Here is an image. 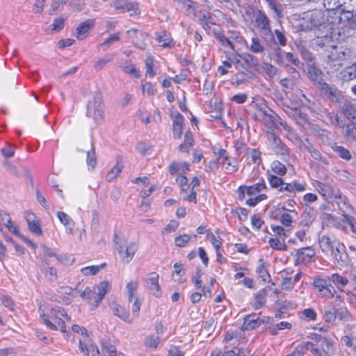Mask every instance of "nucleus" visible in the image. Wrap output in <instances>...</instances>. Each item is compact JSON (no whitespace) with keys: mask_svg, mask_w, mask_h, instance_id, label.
I'll list each match as a JSON object with an SVG mask.
<instances>
[{"mask_svg":"<svg viewBox=\"0 0 356 356\" xmlns=\"http://www.w3.org/2000/svg\"><path fill=\"white\" fill-rule=\"evenodd\" d=\"M340 244L341 242L337 238L326 235H323L319 240V245L322 252L330 256Z\"/></svg>","mask_w":356,"mask_h":356,"instance_id":"obj_12","label":"nucleus"},{"mask_svg":"<svg viewBox=\"0 0 356 356\" xmlns=\"http://www.w3.org/2000/svg\"><path fill=\"white\" fill-rule=\"evenodd\" d=\"M272 318L268 316L258 317L256 314L248 315L244 318L243 328L245 330H253L262 324H270Z\"/></svg>","mask_w":356,"mask_h":356,"instance_id":"obj_11","label":"nucleus"},{"mask_svg":"<svg viewBox=\"0 0 356 356\" xmlns=\"http://www.w3.org/2000/svg\"><path fill=\"white\" fill-rule=\"evenodd\" d=\"M267 139L270 148L277 155L286 156L289 154L288 149L280 138L272 131H267Z\"/></svg>","mask_w":356,"mask_h":356,"instance_id":"obj_10","label":"nucleus"},{"mask_svg":"<svg viewBox=\"0 0 356 356\" xmlns=\"http://www.w3.org/2000/svg\"><path fill=\"white\" fill-rule=\"evenodd\" d=\"M273 320L270 321V323L268 324V330L271 334L275 335L277 334V332L279 330H290L292 327V325L290 323L286 322V321H282L279 323L273 324L272 323Z\"/></svg>","mask_w":356,"mask_h":356,"instance_id":"obj_39","label":"nucleus"},{"mask_svg":"<svg viewBox=\"0 0 356 356\" xmlns=\"http://www.w3.org/2000/svg\"><path fill=\"white\" fill-rule=\"evenodd\" d=\"M268 265L262 259L259 260V264L257 267L256 272L264 282L270 281V275L267 269Z\"/></svg>","mask_w":356,"mask_h":356,"instance_id":"obj_40","label":"nucleus"},{"mask_svg":"<svg viewBox=\"0 0 356 356\" xmlns=\"http://www.w3.org/2000/svg\"><path fill=\"white\" fill-rule=\"evenodd\" d=\"M329 278L330 283L340 291H343L349 283V279L347 277L337 273L332 274Z\"/></svg>","mask_w":356,"mask_h":356,"instance_id":"obj_25","label":"nucleus"},{"mask_svg":"<svg viewBox=\"0 0 356 356\" xmlns=\"http://www.w3.org/2000/svg\"><path fill=\"white\" fill-rule=\"evenodd\" d=\"M331 256L337 264L341 266H347L350 262L349 256L346 252V248L342 243H341Z\"/></svg>","mask_w":356,"mask_h":356,"instance_id":"obj_19","label":"nucleus"},{"mask_svg":"<svg viewBox=\"0 0 356 356\" xmlns=\"http://www.w3.org/2000/svg\"><path fill=\"white\" fill-rule=\"evenodd\" d=\"M266 188V183L264 180L262 179L261 181L252 186H241L238 191L239 192V197L241 199L244 197L245 193L250 196V197L246 200V204L250 207H254L258 203L267 198V195L266 194H260Z\"/></svg>","mask_w":356,"mask_h":356,"instance_id":"obj_3","label":"nucleus"},{"mask_svg":"<svg viewBox=\"0 0 356 356\" xmlns=\"http://www.w3.org/2000/svg\"><path fill=\"white\" fill-rule=\"evenodd\" d=\"M266 296L267 293L265 289H261L254 293V300L252 303V307L254 309H259L266 304Z\"/></svg>","mask_w":356,"mask_h":356,"instance_id":"obj_36","label":"nucleus"},{"mask_svg":"<svg viewBox=\"0 0 356 356\" xmlns=\"http://www.w3.org/2000/svg\"><path fill=\"white\" fill-rule=\"evenodd\" d=\"M323 6L327 11L341 10V0H323Z\"/></svg>","mask_w":356,"mask_h":356,"instance_id":"obj_48","label":"nucleus"},{"mask_svg":"<svg viewBox=\"0 0 356 356\" xmlns=\"http://www.w3.org/2000/svg\"><path fill=\"white\" fill-rule=\"evenodd\" d=\"M193 146V134L190 130H188L185 132L184 142L179 145L178 149L181 152L188 153L189 149Z\"/></svg>","mask_w":356,"mask_h":356,"instance_id":"obj_29","label":"nucleus"},{"mask_svg":"<svg viewBox=\"0 0 356 356\" xmlns=\"http://www.w3.org/2000/svg\"><path fill=\"white\" fill-rule=\"evenodd\" d=\"M211 356H245L244 351L241 349L232 350L228 351L215 350Z\"/></svg>","mask_w":356,"mask_h":356,"instance_id":"obj_45","label":"nucleus"},{"mask_svg":"<svg viewBox=\"0 0 356 356\" xmlns=\"http://www.w3.org/2000/svg\"><path fill=\"white\" fill-rule=\"evenodd\" d=\"M138 288V281L131 280L129 282L125 287L126 295L129 302H132L135 297L137 296V291Z\"/></svg>","mask_w":356,"mask_h":356,"instance_id":"obj_34","label":"nucleus"},{"mask_svg":"<svg viewBox=\"0 0 356 356\" xmlns=\"http://www.w3.org/2000/svg\"><path fill=\"white\" fill-rule=\"evenodd\" d=\"M190 170L189 165L186 162L178 163L172 162L169 165V172L171 175H184Z\"/></svg>","mask_w":356,"mask_h":356,"instance_id":"obj_31","label":"nucleus"},{"mask_svg":"<svg viewBox=\"0 0 356 356\" xmlns=\"http://www.w3.org/2000/svg\"><path fill=\"white\" fill-rule=\"evenodd\" d=\"M337 317L341 320H343L346 323L348 321H353L354 318V317L346 308H341L339 310H337Z\"/></svg>","mask_w":356,"mask_h":356,"instance_id":"obj_63","label":"nucleus"},{"mask_svg":"<svg viewBox=\"0 0 356 356\" xmlns=\"http://www.w3.org/2000/svg\"><path fill=\"white\" fill-rule=\"evenodd\" d=\"M228 174L235 172L238 170L237 162L235 159L231 158L222 165Z\"/></svg>","mask_w":356,"mask_h":356,"instance_id":"obj_61","label":"nucleus"},{"mask_svg":"<svg viewBox=\"0 0 356 356\" xmlns=\"http://www.w3.org/2000/svg\"><path fill=\"white\" fill-rule=\"evenodd\" d=\"M156 35L159 46L165 47L170 44L172 40L165 32L159 33Z\"/></svg>","mask_w":356,"mask_h":356,"instance_id":"obj_58","label":"nucleus"},{"mask_svg":"<svg viewBox=\"0 0 356 356\" xmlns=\"http://www.w3.org/2000/svg\"><path fill=\"white\" fill-rule=\"evenodd\" d=\"M345 332L346 336L356 337V320L354 318L353 321L346 322Z\"/></svg>","mask_w":356,"mask_h":356,"instance_id":"obj_64","label":"nucleus"},{"mask_svg":"<svg viewBox=\"0 0 356 356\" xmlns=\"http://www.w3.org/2000/svg\"><path fill=\"white\" fill-rule=\"evenodd\" d=\"M56 216L60 222L65 227L66 232L69 234H73L74 222L72 218L62 211H58Z\"/></svg>","mask_w":356,"mask_h":356,"instance_id":"obj_26","label":"nucleus"},{"mask_svg":"<svg viewBox=\"0 0 356 356\" xmlns=\"http://www.w3.org/2000/svg\"><path fill=\"white\" fill-rule=\"evenodd\" d=\"M94 23L93 20H88L80 24L76 30V38L79 40L84 39L94 26Z\"/></svg>","mask_w":356,"mask_h":356,"instance_id":"obj_28","label":"nucleus"},{"mask_svg":"<svg viewBox=\"0 0 356 356\" xmlns=\"http://www.w3.org/2000/svg\"><path fill=\"white\" fill-rule=\"evenodd\" d=\"M341 343L349 347L353 352H356V337L343 336L341 338Z\"/></svg>","mask_w":356,"mask_h":356,"instance_id":"obj_56","label":"nucleus"},{"mask_svg":"<svg viewBox=\"0 0 356 356\" xmlns=\"http://www.w3.org/2000/svg\"><path fill=\"white\" fill-rule=\"evenodd\" d=\"M327 119L328 122L334 127H343L345 125L343 121L339 119L337 113L334 112L329 113L327 115Z\"/></svg>","mask_w":356,"mask_h":356,"instance_id":"obj_53","label":"nucleus"},{"mask_svg":"<svg viewBox=\"0 0 356 356\" xmlns=\"http://www.w3.org/2000/svg\"><path fill=\"white\" fill-rule=\"evenodd\" d=\"M122 165L118 163L106 175V179L108 181H112L114 180L121 172Z\"/></svg>","mask_w":356,"mask_h":356,"instance_id":"obj_54","label":"nucleus"},{"mask_svg":"<svg viewBox=\"0 0 356 356\" xmlns=\"http://www.w3.org/2000/svg\"><path fill=\"white\" fill-rule=\"evenodd\" d=\"M327 64L334 70H338L350 57V51L342 47L331 46L327 49Z\"/></svg>","mask_w":356,"mask_h":356,"instance_id":"obj_5","label":"nucleus"},{"mask_svg":"<svg viewBox=\"0 0 356 356\" xmlns=\"http://www.w3.org/2000/svg\"><path fill=\"white\" fill-rule=\"evenodd\" d=\"M271 121L273 123V125L274 127L278 130L283 129L288 133L291 132V129L290 126L284 121L280 117L275 115V116H270Z\"/></svg>","mask_w":356,"mask_h":356,"instance_id":"obj_42","label":"nucleus"},{"mask_svg":"<svg viewBox=\"0 0 356 356\" xmlns=\"http://www.w3.org/2000/svg\"><path fill=\"white\" fill-rule=\"evenodd\" d=\"M300 316L301 318L305 319L306 321H315L317 318V314L314 309L308 308L305 309L300 314Z\"/></svg>","mask_w":356,"mask_h":356,"instance_id":"obj_59","label":"nucleus"},{"mask_svg":"<svg viewBox=\"0 0 356 356\" xmlns=\"http://www.w3.org/2000/svg\"><path fill=\"white\" fill-rule=\"evenodd\" d=\"M105 264L99 266H89L81 269V272L86 276L96 275L101 269L105 266Z\"/></svg>","mask_w":356,"mask_h":356,"instance_id":"obj_47","label":"nucleus"},{"mask_svg":"<svg viewBox=\"0 0 356 356\" xmlns=\"http://www.w3.org/2000/svg\"><path fill=\"white\" fill-rule=\"evenodd\" d=\"M210 35H215L217 40L225 48L230 49L235 52L234 44L228 36L224 35L219 27H217L216 29H212V33Z\"/></svg>","mask_w":356,"mask_h":356,"instance_id":"obj_22","label":"nucleus"},{"mask_svg":"<svg viewBox=\"0 0 356 356\" xmlns=\"http://www.w3.org/2000/svg\"><path fill=\"white\" fill-rule=\"evenodd\" d=\"M40 318L44 324L51 330H57L58 328L62 332L65 333V321H70V318L66 311L58 306L52 308L47 314H40Z\"/></svg>","mask_w":356,"mask_h":356,"instance_id":"obj_2","label":"nucleus"},{"mask_svg":"<svg viewBox=\"0 0 356 356\" xmlns=\"http://www.w3.org/2000/svg\"><path fill=\"white\" fill-rule=\"evenodd\" d=\"M110 307L113 312L114 315L118 316L120 318L127 323H131L132 319L129 318L128 312L125 308L122 307L116 302H113L110 305Z\"/></svg>","mask_w":356,"mask_h":356,"instance_id":"obj_23","label":"nucleus"},{"mask_svg":"<svg viewBox=\"0 0 356 356\" xmlns=\"http://www.w3.org/2000/svg\"><path fill=\"white\" fill-rule=\"evenodd\" d=\"M109 288V284L108 282H101L94 291H95L96 296L95 300V307H97L102 300L104 298L106 295L108 289Z\"/></svg>","mask_w":356,"mask_h":356,"instance_id":"obj_32","label":"nucleus"},{"mask_svg":"<svg viewBox=\"0 0 356 356\" xmlns=\"http://www.w3.org/2000/svg\"><path fill=\"white\" fill-rule=\"evenodd\" d=\"M257 70L269 79L274 78L278 72V70L276 67L268 63H264Z\"/></svg>","mask_w":356,"mask_h":356,"instance_id":"obj_30","label":"nucleus"},{"mask_svg":"<svg viewBox=\"0 0 356 356\" xmlns=\"http://www.w3.org/2000/svg\"><path fill=\"white\" fill-rule=\"evenodd\" d=\"M342 77L345 81H351L356 79V62L346 67L341 72Z\"/></svg>","mask_w":356,"mask_h":356,"instance_id":"obj_41","label":"nucleus"},{"mask_svg":"<svg viewBox=\"0 0 356 356\" xmlns=\"http://www.w3.org/2000/svg\"><path fill=\"white\" fill-rule=\"evenodd\" d=\"M80 296L83 300H87L95 307V296H97L95 291H92L90 288H86Z\"/></svg>","mask_w":356,"mask_h":356,"instance_id":"obj_51","label":"nucleus"},{"mask_svg":"<svg viewBox=\"0 0 356 356\" xmlns=\"http://www.w3.org/2000/svg\"><path fill=\"white\" fill-rule=\"evenodd\" d=\"M159 275L156 273H152L146 280L147 286L156 298H161L162 291L159 283Z\"/></svg>","mask_w":356,"mask_h":356,"instance_id":"obj_15","label":"nucleus"},{"mask_svg":"<svg viewBox=\"0 0 356 356\" xmlns=\"http://www.w3.org/2000/svg\"><path fill=\"white\" fill-rule=\"evenodd\" d=\"M129 38L133 39V43L140 49H145V44L144 41L147 38V35L138 31L137 29H130L127 31Z\"/></svg>","mask_w":356,"mask_h":356,"instance_id":"obj_20","label":"nucleus"},{"mask_svg":"<svg viewBox=\"0 0 356 356\" xmlns=\"http://www.w3.org/2000/svg\"><path fill=\"white\" fill-rule=\"evenodd\" d=\"M344 115L353 124H356V108L350 102L346 101L341 106Z\"/></svg>","mask_w":356,"mask_h":356,"instance_id":"obj_27","label":"nucleus"},{"mask_svg":"<svg viewBox=\"0 0 356 356\" xmlns=\"http://www.w3.org/2000/svg\"><path fill=\"white\" fill-rule=\"evenodd\" d=\"M261 152L259 149L250 148L245 155L247 156L246 161L248 164L259 165L261 162Z\"/></svg>","mask_w":356,"mask_h":356,"instance_id":"obj_33","label":"nucleus"},{"mask_svg":"<svg viewBox=\"0 0 356 356\" xmlns=\"http://www.w3.org/2000/svg\"><path fill=\"white\" fill-rule=\"evenodd\" d=\"M24 218L26 220L29 231L35 235H42V231L40 227V222L35 215L30 211H26L24 213Z\"/></svg>","mask_w":356,"mask_h":356,"instance_id":"obj_16","label":"nucleus"},{"mask_svg":"<svg viewBox=\"0 0 356 356\" xmlns=\"http://www.w3.org/2000/svg\"><path fill=\"white\" fill-rule=\"evenodd\" d=\"M267 179L271 188H278L282 184H284L283 179L281 177H278L277 176L271 174L270 172H267Z\"/></svg>","mask_w":356,"mask_h":356,"instance_id":"obj_52","label":"nucleus"},{"mask_svg":"<svg viewBox=\"0 0 356 356\" xmlns=\"http://www.w3.org/2000/svg\"><path fill=\"white\" fill-rule=\"evenodd\" d=\"M249 49L254 54H262L264 51V47L261 40L257 37H253L251 39Z\"/></svg>","mask_w":356,"mask_h":356,"instance_id":"obj_43","label":"nucleus"},{"mask_svg":"<svg viewBox=\"0 0 356 356\" xmlns=\"http://www.w3.org/2000/svg\"><path fill=\"white\" fill-rule=\"evenodd\" d=\"M184 122V118L181 114L178 113L174 117L172 123V134L173 138L175 139L181 138Z\"/></svg>","mask_w":356,"mask_h":356,"instance_id":"obj_24","label":"nucleus"},{"mask_svg":"<svg viewBox=\"0 0 356 356\" xmlns=\"http://www.w3.org/2000/svg\"><path fill=\"white\" fill-rule=\"evenodd\" d=\"M318 88L321 94L328 98L332 102H339L343 97L341 92L334 86L329 85L325 82L319 81Z\"/></svg>","mask_w":356,"mask_h":356,"instance_id":"obj_9","label":"nucleus"},{"mask_svg":"<svg viewBox=\"0 0 356 356\" xmlns=\"http://www.w3.org/2000/svg\"><path fill=\"white\" fill-rule=\"evenodd\" d=\"M72 330L74 332L77 333H80L82 335V337L79 339V350L84 355H89L91 354L92 356H98L99 354V350L97 347L93 344L90 340V339L87 335V330L81 327L78 325H74L72 326Z\"/></svg>","mask_w":356,"mask_h":356,"instance_id":"obj_6","label":"nucleus"},{"mask_svg":"<svg viewBox=\"0 0 356 356\" xmlns=\"http://www.w3.org/2000/svg\"><path fill=\"white\" fill-rule=\"evenodd\" d=\"M313 186L323 197L329 196L332 193V188L327 184L315 181L313 182Z\"/></svg>","mask_w":356,"mask_h":356,"instance_id":"obj_37","label":"nucleus"},{"mask_svg":"<svg viewBox=\"0 0 356 356\" xmlns=\"http://www.w3.org/2000/svg\"><path fill=\"white\" fill-rule=\"evenodd\" d=\"M179 3L182 5L183 8H186L188 15H192L197 19L200 25L207 32L208 34L212 33V29H216L215 19L205 10L199 9L195 7L194 3L190 0H178Z\"/></svg>","mask_w":356,"mask_h":356,"instance_id":"obj_1","label":"nucleus"},{"mask_svg":"<svg viewBox=\"0 0 356 356\" xmlns=\"http://www.w3.org/2000/svg\"><path fill=\"white\" fill-rule=\"evenodd\" d=\"M330 284H332L330 283L329 276L327 278L315 277L314 279V286L318 292Z\"/></svg>","mask_w":356,"mask_h":356,"instance_id":"obj_50","label":"nucleus"},{"mask_svg":"<svg viewBox=\"0 0 356 356\" xmlns=\"http://www.w3.org/2000/svg\"><path fill=\"white\" fill-rule=\"evenodd\" d=\"M87 115L90 118H92L96 122H99L103 119L104 104L101 93H95L92 100L88 102Z\"/></svg>","mask_w":356,"mask_h":356,"instance_id":"obj_7","label":"nucleus"},{"mask_svg":"<svg viewBox=\"0 0 356 356\" xmlns=\"http://www.w3.org/2000/svg\"><path fill=\"white\" fill-rule=\"evenodd\" d=\"M255 26L266 33H271L270 20L265 13L262 10L257 11L254 17Z\"/></svg>","mask_w":356,"mask_h":356,"instance_id":"obj_18","label":"nucleus"},{"mask_svg":"<svg viewBox=\"0 0 356 356\" xmlns=\"http://www.w3.org/2000/svg\"><path fill=\"white\" fill-rule=\"evenodd\" d=\"M291 274V273L288 270H284L281 273V288L282 290L289 291L294 287L296 284L293 282V277L290 276Z\"/></svg>","mask_w":356,"mask_h":356,"instance_id":"obj_35","label":"nucleus"},{"mask_svg":"<svg viewBox=\"0 0 356 356\" xmlns=\"http://www.w3.org/2000/svg\"><path fill=\"white\" fill-rule=\"evenodd\" d=\"M114 238L115 250L120 256L122 261L127 264L129 263L138 250V243L135 241H131L127 243L124 239L120 237L116 234Z\"/></svg>","mask_w":356,"mask_h":356,"instance_id":"obj_4","label":"nucleus"},{"mask_svg":"<svg viewBox=\"0 0 356 356\" xmlns=\"http://www.w3.org/2000/svg\"><path fill=\"white\" fill-rule=\"evenodd\" d=\"M269 245L270 246L275 250H286V245L284 241H281L279 238H271L269 239Z\"/></svg>","mask_w":356,"mask_h":356,"instance_id":"obj_62","label":"nucleus"},{"mask_svg":"<svg viewBox=\"0 0 356 356\" xmlns=\"http://www.w3.org/2000/svg\"><path fill=\"white\" fill-rule=\"evenodd\" d=\"M0 220L1 223H3L8 230L17 235L19 234V231L15 226L13 225L11 218L10 215L3 211H0Z\"/></svg>","mask_w":356,"mask_h":356,"instance_id":"obj_38","label":"nucleus"},{"mask_svg":"<svg viewBox=\"0 0 356 356\" xmlns=\"http://www.w3.org/2000/svg\"><path fill=\"white\" fill-rule=\"evenodd\" d=\"M341 16L339 18V22H349L353 18V13L355 10L347 9L345 8H341Z\"/></svg>","mask_w":356,"mask_h":356,"instance_id":"obj_60","label":"nucleus"},{"mask_svg":"<svg viewBox=\"0 0 356 356\" xmlns=\"http://www.w3.org/2000/svg\"><path fill=\"white\" fill-rule=\"evenodd\" d=\"M323 23V14L320 10H315L307 14L301 26L307 30H312L320 27Z\"/></svg>","mask_w":356,"mask_h":356,"instance_id":"obj_8","label":"nucleus"},{"mask_svg":"<svg viewBox=\"0 0 356 356\" xmlns=\"http://www.w3.org/2000/svg\"><path fill=\"white\" fill-rule=\"evenodd\" d=\"M321 348L318 345L314 344V349L317 350L318 354H313L314 356H330L331 354L334 353L333 342L327 338L321 339V336L318 337Z\"/></svg>","mask_w":356,"mask_h":356,"instance_id":"obj_17","label":"nucleus"},{"mask_svg":"<svg viewBox=\"0 0 356 356\" xmlns=\"http://www.w3.org/2000/svg\"><path fill=\"white\" fill-rule=\"evenodd\" d=\"M287 110L285 111L289 117L292 118L298 124L302 127L309 125L308 116L306 113L301 112L297 109L296 106L293 108L286 106Z\"/></svg>","mask_w":356,"mask_h":356,"instance_id":"obj_14","label":"nucleus"},{"mask_svg":"<svg viewBox=\"0 0 356 356\" xmlns=\"http://www.w3.org/2000/svg\"><path fill=\"white\" fill-rule=\"evenodd\" d=\"M308 76L312 81L319 82L321 79L322 72L318 67L309 65L307 69Z\"/></svg>","mask_w":356,"mask_h":356,"instance_id":"obj_46","label":"nucleus"},{"mask_svg":"<svg viewBox=\"0 0 356 356\" xmlns=\"http://www.w3.org/2000/svg\"><path fill=\"white\" fill-rule=\"evenodd\" d=\"M316 252L312 247L298 249L296 254V265L307 264L311 262L315 257Z\"/></svg>","mask_w":356,"mask_h":356,"instance_id":"obj_13","label":"nucleus"},{"mask_svg":"<svg viewBox=\"0 0 356 356\" xmlns=\"http://www.w3.org/2000/svg\"><path fill=\"white\" fill-rule=\"evenodd\" d=\"M332 149L341 159L346 161L350 160L352 156L348 149L336 145L332 147Z\"/></svg>","mask_w":356,"mask_h":356,"instance_id":"obj_55","label":"nucleus"},{"mask_svg":"<svg viewBox=\"0 0 356 356\" xmlns=\"http://www.w3.org/2000/svg\"><path fill=\"white\" fill-rule=\"evenodd\" d=\"M86 164L89 170L95 169L97 164V159L95 149L91 147L90 149L86 152Z\"/></svg>","mask_w":356,"mask_h":356,"instance_id":"obj_44","label":"nucleus"},{"mask_svg":"<svg viewBox=\"0 0 356 356\" xmlns=\"http://www.w3.org/2000/svg\"><path fill=\"white\" fill-rule=\"evenodd\" d=\"M254 76L253 72L248 70L247 67L243 69L237 70V72L234 74V77L232 78L234 82V84L236 86H240L245 83H246L248 81L251 79Z\"/></svg>","mask_w":356,"mask_h":356,"instance_id":"obj_21","label":"nucleus"},{"mask_svg":"<svg viewBox=\"0 0 356 356\" xmlns=\"http://www.w3.org/2000/svg\"><path fill=\"white\" fill-rule=\"evenodd\" d=\"M270 168L272 171L279 176H283L286 172V168L285 165L278 161L272 162Z\"/></svg>","mask_w":356,"mask_h":356,"instance_id":"obj_49","label":"nucleus"},{"mask_svg":"<svg viewBox=\"0 0 356 356\" xmlns=\"http://www.w3.org/2000/svg\"><path fill=\"white\" fill-rule=\"evenodd\" d=\"M159 337L150 335L145 338V345L146 347L149 348L150 350H154L157 348V346L159 343Z\"/></svg>","mask_w":356,"mask_h":356,"instance_id":"obj_57","label":"nucleus"}]
</instances>
